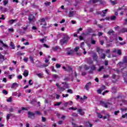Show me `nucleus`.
<instances>
[{
  "label": "nucleus",
  "mask_w": 127,
  "mask_h": 127,
  "mask_svg": "<svg viewBox=\"0 0 127 127\" xmlns=\"http://www.w3.org/2000/svg\"><path fill=\"white\" fill-rule=\"evenodd\" d=\"M69 39H70L69 36L65 35L64 37L63 38V39L60 40V44L61 45H64L65 43H67V42H68Z\"/></svg>",
  "instance_id": "nucleus-1"
},
{
  "label": "nucleus",
  "mask_w": 127,
  "mask_h": 127,
  "mask_svg": "<svg viewBox=\"0 0 127 127\" xmlns=\"http://www.w3.org/2000/svg\"><path fill=\"white\" fill-rule=\"evenodd\" d=\"M28 117L29 118V119L34 120V119H35V114H34L33 112L29 111L28 112Z\"/></svg>",
  "instance_id": "nucleus-2"
},
{
  "label": "nucleus",
  "mask_w": 127,
  "mask_h": 127,
  "mask_svg": "<svg viewBox=\"0 0 127 127\" xmlns=\"http://www.w3.org/2000/svg\"><path fill=\"white\" fill-rule=\"evenodd\" d=\"M28 19L30 22H34L35 21V17L32 14H30L28 16Z\"/></svg>",
  "instance_id": "nucleus-3"
},
{
  "label": "nucleus",
  "mask_w": 127,
  "mask_h": 127,
  "mask_svg": "<svg viewBox=\"0 0 127 127\" xmlns=\"http://www.w3.org/2000/svg\"><path fill=\"white\" fill-rule=\"evenodd\" d=\"M100 105H101L102 107H104V108H108V106H109V105H111V103L109 102L105 103V102L101 101Z\"/></svg>",
  "instance_id": "nucleus-4"
},
{
  "label": "nucleus",
  "mask_w": 127,
  "mask_h": 127,
  "mask_svg": "<svg viewBox=\"0 0 127 127\" xmlns=\"http://www.w3.org/2000/svg\"><path fill=\"white\" fill-rule=\"evenodd\" d=\"M65 51H66L67 55H71V56H73L74 54V51H73L72 50H70V48H67L65 50Z\"/></svg>",
  "instance_id": "nucleus-5"
},
{
  "label": "nucleus",
  "mask_w": 127,
  "mask_h": 127,
  "mask_svg": "<svg viewBox=\"0 0 127 127\" xmlns=\"http://www.w3.org/2000/svg\"><path fill=\"white\" fill-rule=\"evenodd\" d=\"M91 87H92V82H89L85 85L84 89L88 91L91 88Z\"/></svg>",
  "instance_id": "nucleus-6"
},
{
  "label": "nucleus",
  "mask_w": 127,
  "mask_h": 127,
  "mask_svg": "<svg viewBox=\"0 0 127 127\" xmlns=\"http://www.w3.org/2000/svg\"><path fill=\"white\" fill-rule=\"evenodd\" d=\"M77 112L80 115V116H84L85 115V112L83 111V109H79L77 110Z\"/></svg>",
  "instance_id": "nucleus-7"
},
{
  "label": "nucleus",
  "mask_w": 127,
  "mask_h": 127,
  "mask_svg": "<svg viewBox=\"0 0 127 127\" xmlns=\"http://www.w3.org/2000/svg\"><path fill=\"white\" fill-rule=\"evenodd\" d=\"M4 60H6V58L4 59V56L0 54V62H3Z\"/></svg>",
  "instance_id": "nucleus-8"
},
{
  "label": "nucleus",
  "mask_w": 127,
  "mask_h": 127,
  "mask_svg": "<svg viewBox=\"0 0 127 127\" xmlns=\"http://www.w3.org/2000/svg\"><path fill=\"white\" fill-rule=\"evenodd\" d=\"M107 34H108V35H114L115 31H114L113 29H111L107 32Z\"/></svg>",
  "instance_id": "nucleus-9"
},
{
  "label": "nucleus",
  "mask_w": 127,
  "mask_h": 127,
  "mask_svg": "<svg viewBox=\"0 0 127 127\" xmlns=\"http://www.w3.org/2000/svg\"><path fill=\"white\" fill-rule=\"evenodd\" d=\"M118 66H120V68L121 67H124V68H126V64L124 63L120 62L119 64H118Z\"/></svg>",
  "instance_id": "nucleus-10"
},
{
  "label": "nucleus",
  "mask_w": 127,
  "mask_h": 127,
  "mask_svg": "<svg viewBox=\"0 0 127 127\" xmlns=\"http://www.w3.org/2000/svg\"><path fill=\"white\" fill-rule=\"evenodd\" d=\"M11 88L12 89H16V88H17V83L16 82L13 83L11 86Z\"/></svg>",
  "instance_id": "nucleus-11"
},
{
  "label": "nucleus",
  "mask_w": 127,
  "mask_h": 127,
  "mask_svg": "<svg viewBox=\"0 0 127 127\" xmlns=\"http://www.w3.org/2000/svg\"><path fill=\"white\" fill-rule=\"evenodd\" d=\"M87 64H89V65H91V64H93V60H92L91 58L87 59Z\"/></svg>",
  "instance_id": "nucleus-12"
},
{
  "label": "nucleus",
  "mask_w": 127,
  "mask_h": 127,
  "mask_svg": "<svg viewBox=\"0 0 127 127\" xmlns=\"http://www.w3.org/2000/svg\"><path fill=\"white\" fill-rule=\"evenodd\" d=\"M111 92L113 94H115V93H117V88L116 87H113L111 88Z\"/></svg>",
  "instance_id": "nucleus-13"
},
{
  "label": "nucleus",
  "mask_w": 127,
  "mask_h": 127,
  "mask_svg": "<svg viewBox=\"0 0 127 127\" xmlns=\"http://www.w3.org/2000/svg\"><path fill=\"white\" fill-rule=\"evenodd\" d=\"M52 49L53 51H57V50L61 49V48H60V47H59V46H56L55 47H53Z\"/></svg>",
  "instance_id": "nucleus-14"
},
{
  "label": "nucleus",
  "mask_w": 127,
  "mask_h": 127,
  "mask_svg": "<svg viewBox=\"0 0 127 127\" xmlns=\"http://www.w3.org/2000/svg\"><path fill=\"white\" fill-rule=\"evenodd\" d=\"M93 59H94V61H98V56H97L96 54H94L92 56Z\"/></svg>",
  "instance_id": "nucleus-15"
},
{
  "label": "nucleus",
  "mask_w": 127,
  "mask_h": 127,
  "mask_svg": "<svg viewBox=\"0 0 127 127\" xmlns=\"http://www.w3.org/2000/svg\"><path fill=\"white\" fill-rule=\"evenodd\" d=\"M23 75L24 76V77H27L28 76V70L25 69L24 71Z\"/></svg>",
  "instance_id": "nucleus-16"
},
{
  "label": "nucleus",
  "mask_w": 127,
  "mask_h": 127,
  "mask_svg": "<svg viewBox=\"0 0 127 127\" xmlns=\"http://www.w3.org/2000/svg\"><path fill=\"white\" fill-rule=\"evenodd\" d=\"M10 46L11 47V49H15V46H14V44L12 42H10Z\"/></svg>",
  "instance_id": "nucleus-17"
},
{
  "label": "nucleus",
  "mask_w": 127,
  "mask_h": 127,
  "mask_svg": "<svg viewBox=\"0 0 127 127\" xmlns=\"http://www.w3.org/2000/svg\"><path fill=\"white\" fill-rule=\"evenodd\" d=\"M65 88L64 87H59L58 90L60 92H63V91H65Z\"/></svg>",
  "instance_id": "nucleus-18"
},
{
  "label": "nucleus",
  "mask_w": 127,
  "mask_h": 127,
  "mask_svg": "<svg viewBox=\"0 0 127 127\" xmlns=\"http://www.w3.org/2000/svg\"><path fill=\"white\" fill-rule=\"evenodd\" d=\"M27 110V109H26V108L25 107H22L21 110H18V114H20V113H21V111H26Z\"/></svg>",
  "instance_id": "nucleus-19"
},
{
  "label": "nucleus",
  "mask_w": 127,
  "mask_h": 127,
  "mask_svg": "<svg viewBox=\"0 0 127 127\" xmlns=\"http://www.w3.org/2000/svg\"><path fill=\"white\" fill-rule=\"evenodd\" d=\"M75 12V11H69V17H72L73 16V14Z\"/></svg>",
  "instance_id": "nucleus-20"
},
{
  "label": "nucleus",
  "mask_w": 127,
  "mask_h": 127,
  "mask_svg": "<svg viewBox=\"0 0 127 127\" xmlns=\"http://www.w3.org/2000/svg\"><path fill=\"white\" fill-rule=\"evenodd\" d=\"M0 43H1V44L3 45V47H5V48H7V47H8V46H7L6 45H5L3 42H2V41H1V40H0Z\"/></svg>",
  "instance_id": "nucleus-21"
},
{
  "label": "nucleus",
  "mask_w": 127,
  "mask_h": 127,
  "mask_svg": "<svg viewBox=\"0 0 127 127\" xmlns=\"http://www.w3.org/2000/svg\"><path fill=\"white\" fill-rule=\"evenodd\" d=\"M29 59L31 62V63H32V64H34V60H33V57H32V56H30L29 57Z\"/></svg>",
  "instance_id": "nucleus-22"
},
{
  "label": "nucleus",
  "mask_w": 127,
  "mask_h": 127,
  "mask_svg": "<svg viewBox=\"0 0 127 127\" xmlns=\"http://www.w3.org/2000/svg\"><path fill=\"white\" fill-rule=\"evenodd\" d=\"M123 63H126V64H127V56H125L124 57V59H123Z\"/></svg>",
  "instance_id": "nucleus-23"
},
{
  "label": "nucleus",
  "mask_w": 127,
  "mask_h": 127,
  "mask_svg": "<svg viewBox=\"0 0 127 127\" xmlns=\"http://www.w3.org/2000/svg\"><path fill=\"white\" fill-rule=\"evenodd\" d=\"M116 19H117V17H116L115 15L110 17L111 20H116Z\"/></svg>",
  "instance_id": "nucleus-24"
},
{
  "label": "nucleus",
  "mask_w": 127,
  "mask_h": 127,
  "mask_svg": "<svg viewBox=\"0 0 127 127\" xmlns=\"http://www.w3.org/2000/svg\"><path fill=\"white\" fill-rule=\"evenodd\" d=\"M104 69H105V67H104V66H101L97 70L98 71V72H101V71L104 70Z\"/></svg>",
  "instance_id": "nucleus-25"
},
{
  "label": "nucleus",
  "mask_w": 127,
  "mask_h": 127,
  "mask_svg": "<svg viewBox=\"0 0 127 127\" xmlns=\"http://www.w3.org/2000/svg\"><path fill=\"white\" fill-rule=\"evenodd\" d=\"M62 84L64 85L65 89H69V86H68V84L66 82H63Z\"/></svg>",
  "instance_id": "nucleus-26"
},
{
  "label": "nucleus",
  "mask_w": 127,
  "mask_h": 127,
  "mask_svg": "<svg viewBox=\"0 0 127 127\" xmlns=\"http://www.w3.org/2000/svg\"><path fill=\"white\" fill-rule=\"evenodd\" d=\"M100 58L101 59H105L106 58V54H102L101 56H100Z\"/></svg>",
  "instance_id": "nucleus-27"
},
{
  "label": "nucleus",
  "mask_w": 127,
  "mask_h": 127,
  "mask_svg": "<svg viewBox=\"0 0 127 127\" xmlns=\"http://www.w3.org/2000/svg\"><path fill=\"white\" fill-rule=\"evenodd\" d=\"M71 116L72 117H76V118L78 117V114H77V113H72L71 114Z\"/></svg>",
  "instance_id": "nucleus-28"
},
{
  "label": "nucleus",
  "mask_w": 127,
  "mask_h": 127,
  "mask_svg": "<svg viewBox=\"0 0 127 127\" xmlns=\"http://www.w3.org/2000/svg\"><path fill=\"white\" fill-rule=\"evenodd\" d=\"M87 34L89 33H92L93 32V30L91 28L87 29Z\"/></svg>",
  "instance_id": "nucleus-29"
},
{
  "label": "nucleus",
  "mask_w": 127,
  "mask_h": 127,
  "mask_svg": "<svg viewBox=\"0 0 127 127\" xmlns=\"http://www.w3.org/2000/svg\"><path fill=\"white\" fill-rule=\"evenodd\" d=\"M91 69L92 71H95V70H96V65H92L91 66Z\"/></svg>",
  "instance_id": "nucleus-30"
},
{
  "label": "nucleus",
  "mask_w": 127,
  "mask_h": 127,
  "mask_svg": "<svg viewBox=\"0 0 127 127\" xmlns=\"http://www.w3.org/2000/svg\"><path fill=\"white\" fill-rule=\"evenodd\" d=\"M84 68L85 69V70H86V71H88V70H89V69H90V67L88 66V65L85 64L84 66Z\"/></svg>",
  "instance_id": "nucleus-31"
},
{
  "label": "nucleus",
  "mask_w": 127,
  "mask_h": 127,
  "mask_svg": "<svg viewBox=\"0 0 127 127\" xmlns=\"http://www.w3.org/2000/svg\"><path fill=\"white\" fill-rule=\"evenodd\" d=\"M3 5H6L8 3V0H4L3 1Z\"/></svg>",
  "instance_id": "nucleus-32"
},
{
  "label": "nucleus",
  "mask_w": 127,
  "mask_h": 127,
  "mask_svg": "<svg viewBox=\"0 0 127 127\" xmlns=\"http://www.w3.org/2000/svg\"><path fill=\"white\" fill-rule=\"evenodd\" d=\"M62 104V102H56L55 104H54V106L55 107L56 106H59L60 105H61Z\"/></svg>",
  "instance_id": "nucleus-33"
},
{
  "label": "nucleus",
  "mask_w": 127,
  "mask_h": 127,
  "mask_svg": "<svg viewBox=\"0 0 127 127\" xmlns=\"http://www.w3.org/2000/svg\"><path fill=\"white\" fill-rule=\"evenodd\" d=\"M45 5H46V6H49V5H50V4H51V2H45Z\"/></svg>",
  "instance_id": "nucleus-34"
},
{
  "label": "nucleus",
  "mask_w": 127,
  "mask_h": 127,
  "mask_svg": "<svg viewBox=\"0 0 127 127\" xmlns=\"http://www.w3.org/2000/svg\"><path fill=\"white\" fill-rule=\"evenodd\" d=\"M24 53H21V52H20V51L18 52L17 53H16V55H18V56H19V55H24Z\"/></svg>",
  "instance_id": "nucleus-35"
},
{
  "label": "nucleus",
  "mask_w": 127,
  "mask_h": 127,
  "mask_svg": "<svg viewBox=\"0 0 127 127\" xmlns=\"http://www.w3.org/2000/svg\"><path fill=\"white\" fill-rule=\"evenodd\" d=\"M68 110H72V111H76L77 110V107H70L68 108Z\"/></svg>",
  "instance_id": "nucleus-36"
},
{
  "label": "nucleus",
  "mask_w": 127,
  "mask_h": 127,
  "mask_svg": "<svg viewBox=\"0 0 127 127\" xmlns=\"http://www.w3.org/2000/svg\"><path fill=\"white\" fill-rule=\"evenodd\" d=\"M53 78H54L55 79H58L59 76L57 74H53Z\"/></svg>",
  "instance_id": "nucleus-37"
},
{
  "label": "nucleus",
  "mask_w": 127,
  "mask_h": 127,
  "mask_svg": "<svg viewBox=\"0 0 127 127\" xmlns=\"http://www.w3.org/2000/svg\"><path fill=\"white\" fill-rule=\"evenodd\" d=\"M110 2H111L112 4H113V5H115V4H117L116 1H113L112 0H110Z\"/></svg>",
  "instance_id": "nucleus-38"
},
{
  "label": "nucleus",
  "mask_w": 127,
  "mask_h": 127,
  "mask_svg": "<svg viewBox=\"0 0 127 127\" xmlns=\"http://www.w3.org/2000/svg\"><path fill=\"white\" fill-rule=\"evenodd\" d=\"M106 89H107V87H106V86L103 85L101 87V90H102V91H104V90H106Z\"/></svg>",
  "instance_id": "nucleus-39"
},
{
  "label": "nucleus",
  "mask_w": 127,
  "mask_h": 127,
  "mask_svg": "<svg viewBox=\"0 0 127 127\" xmlns=\"http://www.w3.org/2000/svg\"><path fill=\"white\" fill-rule=\"evenodd\" d=\"M12 115L11 114H8L6 116V120L7 121H8V120H9V118H10V117H11Z\"/></svg>",
  "instance_id": "nucleus-40"
},
{
  "label": "nucleus",
  "mask_w": 127,
  "mask_h": 127,
  "mask_svg": "<svg viewBox=\"0 0 127 127\" xmlns=\"http://www.w3.org/2000/svg\"><path fill=\"white\" fill-rule=\"evenodd\" d=\"M97 117L98 118H99V119H102L103 118V116L101 115L100 113H97Z\"/></svg>",
  "instance_id": "nucleus-41"
},
{
  "label": "nucleus",
  "mask_w": 127,
  "mask_h": 127,
  "mask_svg": "<svg viewBox=\"0 0 127 127\" xmlns=\"http://www.w3.org/2000/svg\"><path fill=\"white\" fill-rule=\"evenodd\" d=\"M67 105H69V106H72L73 105V101H71L70 102H67Z\"/></svg>",
  "instance_id": "nucleus-42"
},
{
  "label": "nucleus",
  "mask_w": 127,
  "mask_h": 127,
  "mask_svg": "<svg viewBox=\"0 0 127 127\" xmlns=\"http://www.w3.org/2000/svg\"><path fill=\"white\" fill-rule=\"evenodd\" d=\"M2 93H3V94H4V95H7L8 92L6 90H5V89H4L2 91Z\"/></svg>",
  "instance_id": "nucleus-43"
},
{
  "label": "nucleus",
  "mask_w": 127,
  "mask_h": 127,
  "mask_svg": "<svg viewBox=\"0 0 127 127\" xmlns=\"http://www.w3.org/2000/svg\"><path fill=\"white\" fill-rule=\"evenodd\" d=\"M67 92V93H70V94H73V91L72 89H68Z\"/></svg>",
  "instance_id": "nucleus-44"
},
{
  "label": "nucleus",
  "mask_w": 127,
  "mask_h": 127,
  "mask_svg": "<svg viewBox=\"0 0 127 127\" xmlns=\"http://www.w3.org/2000/svg\"><path fill=\"white\" fill-rule=\"evenodd\" d=\"M64 81H66V82L69 81V77L65 76L64 79Z\"/></svg>",
  "instance_id": "nucleus-45"
},
{
  "label": "nucleus",
  "mask_w": 127,
  "mask_h": 127,
  "mask_svg": "<svg viewBox=\"0 0 127 127\" xmlns=\"http://www.w3.org/2000/svg\"><path fill=\"white\" fill-rule=\"evenodd\" d=\"M42 122H43V123H45V122H46V118L42 117Z\"/></svg>",
  "instance_id": "nucleus-46"
},
{
  "label": "nucleus",
  "mask_w": 127,
  "mask_h": 127,
  "mask_svg": "<svg viewBox=\"0 0 127 127\" xmlns=\"http://www.w3.org/2000/svg\"><path fill=\"white\" fill-rule=\"evenodd\" d=\"M117 54L118 55H122V52L121 51V50H118L117 51Z\"/></svg>",
  "instance_id": "nucleus-47"
},
{
  "label": "nucleus",
  "mask_w": 127,
  "mask_h": 127,
  "mask_svg": "<svg viewBox=\"0 0 127 127\" xmlns=\"http://www.w3.org/2000/svg\"><path fill=\"white\" fill-rule=\"evenodd\" d=\"M0 19L4 20V19H5V17H4V15H3V14L1 15V17L0 18Z\"/></svg>",
  "instance_id": "nucleus-48"
},
{
  "label": "nucleus",
  "mask_w": 127,
  "mask_h": 127,
  "mask_svg": "<svg viewBox=\"0 0 127 127\" xmlns=\"http://www.w3.org/2000/svg\"><path fill=\"white\" fill-rule=\"evenodd\" d=\"M35 114H36V115H41V113L40 112V111H35Z\"/></svg>",
  "instance_id": "nucleus-49"
},
{
  "label": "nucleus",
  "mask_w": 127,
  "mask_h": 127,
  "mask_svg": "<svg viewBox=\"0 0 127 127\" xmlns=\"http://www.w3.org/2000/svg\"><path fill=\"white\" fill-rule=\"evenodd\" d=\"M72 125L73 127H82V126L79 127L77 126V125L75 124V123H72Z\"/></svg>",
  "instance_id": "nucleus-50"
},
{
  "label": "nucleus",
  "mask_w": 127,
  "mask_h": 127,
  "mask_svg": "<svg viewBox=\"0 0 127 127\" xmlns=\"http://www.w3.org/2000/svg\"><path fill=\"white\" fill-rule=\"evenodd\" d=\"M126 117L127 118V113H126L122 116L123 119H126Z\"/></svg>",
  "instance_id": "nucleus-51"
},
{
  "label": "nucleus",
  "mask_w": 127,
  "mask_h": 127,
  "mask_svg": "<svg viewBox=\"0 0 127 127\" xmlns=\"http://www.w3.org/2000/svg\"><path fill=\"white\" fill-rule=\"evenodd\" d=\"M56 68H61V64H56Z\"/></svg>",
  "instance_id": "nucleus-52"
},
{
  "label": "nucleus",
  "mask_w": 127,
  "mask_h": 127,
  "mask_svg": "<svg viewBox=\"0 0 127 127\" xmlns=\"http://www.w3.org/2000/svg\"><path fill=\"white\" fill-rule=\"evenodd\" d=\"M118 114H120V111L119 110L114 112V115H115V116H118Z\"/></svg>",
  "instance_id": "nucleus-53"
},
{
  "label": "nucleus",
  "mask_w": 127,
  "mask_h": 127,
  "mask_svg": "<svg viewBox=\"0 0 127 127\" xmlns=\"http://www.w3.org/2000/svg\"><path fill=\"white\" fill-rule=\"evenodd\" d=\"M98 1L100 2L101 4H104L105 3V1L103 0H99Z\"/></svg>",
  "instance_id": "nucleus-54"
},
{
  "label": "nucleus",
  "mask_w": 127,
  "mask_h": 127,
  "mask_svg": "<svg viewBox=\"0 0 127 127\" xmlns=\"http://www.w3.org/2000/svg\"><path fill=\"white\" fill-rule=\"evenodd\" d=\"M45 125L42 126L40 125H37L35 127H44Z\"/></svg>",
  "instance_id": "nucleus-55"
},
{
  "label": "nucleus",
  "mask_w": 127,
  "mask_h": 127,
  "mask_svg": "<svg viewBox=\"0 0 127 127\" xmlns=\"http://www.w3.org/2000/svg\"><path fill=\"white\" fill-rule=\"evenodd\" d=\"M40 20L41 22H45V19L44 18H42V19H40Z\"/></svg>",
  "instance_id": "nucleus-56"
},
{
  "label": "nucleus",
  "mask_w": 127,
  "mask_h": 127,
  "mask_svg": "<svg viewBox=\"0 0 127 127\" xmlns=\"http://www.w3.org/2000/svg\"><path fill=\"white\" fill-rule=\"evenodd\" d=\"M120 45H125V44H127V42L126 41H124L122 43H119Z\"/></svg>",
  "instance_id": "nucleus-57"
},
{
  "label": "nucleus",
  "mask_w": 127,
  "mask_h": 127,
  "mask_svg": "<svg viewBox=\"0 0 127 127\" xmlns=\"http://www.w3.org/2000/svg\"><path fill=\"white\" fill-rule=\"evenodd\" d=\"M9 21L10 23L12 24V23H13V22H14L15 21V20L11 19V20H10Z\"/></svg>",
  "instance_id": "nucleus-58"
},
{
  "label": "nucleus",
  "mask_w": 127,
  "mask_h": 127,
  "mask_svg": "<svg viewBox=\"0 0 127 127\" xmlns=\"http://www.w3.org/2000/svg\"><path fill=\"white\" fill-rule=\"evenodd\" d=\"M102 90L101 89H98V90H97V93H98V94H102Z\"/></svg>",
  "instance_id": "nucleus-59"
},
{
  "label": "nucleus",
  "mask_w": 127,
  "mask_h": 127,
  "mask_svg": "<svg viewBox=\"0 0 127 127\" xmlns=\"http://www.w3.org/2000/svg\"><path fill=\"white\" fill-rule=\"evenodd\" d=\"M79 49H80V47H76L74 48V51H78V50H79Z\"/></svg>",
  "instance_id": "nucleus-60"
},
{
  "label": "nucleus",
  "mask_w": 127,
  "mask_h": 127,
  "mask_svg": "<svg viewBox=\"0 0 127 127\" xmlns=\"http://www.w3.org/2000/svg\"><path fill=\"white\" fill-rule=\"evenodd\" d=\"M91 44H96V41H95L94 40H91Z\"/></svg>",
  "instance_id": "nucleus-61"
},
{
  "label": "nucleus",
  "mask_w": 127,
  "mask_h": 127,
  "mask_svg": "<svg viewBox=\"0 0 127 127\" xmlns=\"http://www.w3.org/2000/svg\"><path fill=\"white\" fill-rule=\"evenodd\" d=\"M107 11H108V9H106L104 10H102V12L104 14H106V13H107Z\"/></svg>",
  "instance_id": "nucleus-62"
},
{
  "label": "nucleus",
  "mask_w": 127,
  "mask_h": 127,
  "mask_svg": "<svg viewBox=\"0 0 127 127\" xmlns=\"http://www.w3.org/2000/svg\"><path fill=\"white\" fill-rule=\"evenodd\" d=\"M40 41H41L42 43H44V41H45V39H40Z\"/></svg>",
  "instance_id": "nucleus-63"
},
{
  "label": "nucleus",
  "mask_w": 127,
  "mask_h": 127,
  "mask_svg": "<svg viewBox=\"0 0 127 127\" xmlns=\"http://www.w3.org/2000/svg\"><path fill=\"white\" fill-rule=\"evenodd\" d=\"M7 102H11V97H9L8 99H7Z\"/></svg>",
  "instance_id": "nucleus-64"
}]
</instances>
